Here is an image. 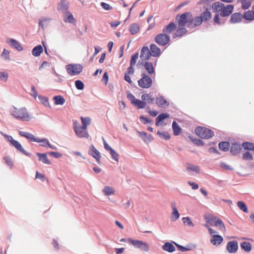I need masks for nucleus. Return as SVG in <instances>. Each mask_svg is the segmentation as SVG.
Here are the masks:
<instances>
[{
  "instance_id": "obj_26",
  "label": "nucleus",
  "mask_w": 254,
  "mask_h": 254,
  "mask_svg": "<svg viewBox=\"0 0 254 254\" xmlns=\"http://www.w3.org/2000/svg\"><path fill=\"white\" fill-rule=\"evenodd\" d=\"M36 155L38 157L39 161H41L43 163L47 165L51 164V162L48 159L46 153L37 152Z\"/></svg>"
},
{
  "instance_id": "obj_41",
  "label": "nucleus",
  "mask_w": 254,
  "mask_h": 254,
  "mask_svg": "<svg viewBox=\"0 0 254 254\" xmlns=\"http://www.w3.org/2000/svg\"><path fill=\"white\" fill-rule=\"evenodd\" d=\"M82 123L81 127L87 128V126L90 125L91 122V119L89 117H83L80 118Z\"/></svg>"
},
{
  "instance_id": "obj_57",
  "label": "nucleus",
  "mask_w": 254,
  "mask_h": 254,
  "mask_svg": "<svg viewBox=\"0 0 254 254\" xmlns=\"http://www.w3.org/2000/svg\"><path fill=\"white\" fill-rule=\"evenodd\" d=\"M173 243L178 248V250L179 251H181V252H187L190 250V248L185 247L184 246H182L181 245H179L177 243L175 242H173Z\"/></svg>"
},
{
  "instance_id": "obj_29",
  "label": "nucleus",
  "mask_w": 254,
  "mask_h": 254,
  "mask_svg": "<svg viewBox=\"0 0 254 254\" xmlns=\"http://www.w3.org/2000/svg\"><path fill=\"white\" fill-rule=\"evenodd\" d=\"M223 7L224 4L219 1H216L212 4V8L216 12H221Z\"/></svg>"
},
{
  "instance_id": "obj_44",
  "label": "nucleus",
  "mask_w": 254,
  "mask_h": 254,
  "mask_svg": "<svg viewBox=\"0 0 254 254\" xmlns=\"http://www.w3.org/2000/svg\"><path fill=\"white\" fill-rule=\"evenodd\" d=\"M132 104L136 106L138 109H143L146 105L145 102L137 99L134 101Z\"/></svg>"
},
{
  "instance_id": "obj_39",
  "label": "nucleus",
  "mask_w": 254,
  "mask_h": 254,
  "mask_svg": "<svg viewBox=\"0 0 254 254\" xmlns=\"http://www.w3.org/2000/svg\"><path fill=\"white\" fill-rule=\"evenodd\" d=\"M229 143L226 141L221 142L219 143V147L223 151H227L229 149Z\"/></svg>"
},
{
  "instance_id": "obj_18",
  "label": "nucleus",
  "mask_w": 254,
  "mask_h": 254,
  "mask_svg": "<svg viewBox=\"0 0 254 254\" xmlns=\"http://www.w3.org/2000/svg\"><path fill=\"white\" fill-rule=\"evenodd\" d=\"M243 19V15L240 12H236L231 15L230 22L235 24L241 22Z\"/></svg>"
},
{
  "instance_id": "obj_13",
  "label": "nucleus",
  "mask_w": 254,
  "mask_h": 254,
  "mask_svg": "<svg viewBox=\"0 0 254 254\" xmlns=\"http://www.w3.org/2000/svg\"><path fill=\"white\" fill-rule=\"evenodd\" d=\"M234 9V6L232 4H229L225 6L224 4V7H223L220 15L221 16L224 17L230 15L233 12Z\"/></svg>"
},
{
  "instance_id": "obj_12",
  "label": "nucleus",
  "mask_w": 254,
  "mask_h": 254,
  "mask_svg": "<svg viewBox=\"0 0 254 254\" xmlns=\"http://www.w3.org/2000/svg\"><path fill=\"white\" fill-rule=\"evenodd\" d=\"M89 154L95 158L98 163H100L101 156L100 153L96 149L93 145H91L89 150Z\"/></svg>"
},
{
  "instance_id": "obj_4",
  "label": "nucleus",
  "mask_w": 254,
  "mask_h": 254,
  "mask_svg": "<svg viewBox=\"0 0 254 254\" xmlns=\"http://www.w3.org/2000/svg\"><path fill=\"white\" fill-rule=\"evenodd\" d=\"M8 142H10L11 145L14 147L18 151L23 155L28 157L31 156V153L26 151L22 147V145L18 141L14 140L13 137L8 135L5 139Z\"/></svg>"
},
{
  "instance_id": "obj_35",
  "label": "nucleus",
  "mask_w": 254,
  "mask_h": 254,
  "mask_svg": "<svg viewBox=\"0 0 254 254\" xmlns=\"http://www.w3.org/2000/svg\"><path fill=\"white\" fill-rule=\"evenodd\" d=\"M215 226L216 227H218L219 228V229L220 230H221V231L224 232L226 230L225 227V225H224L223 222L220 219H219L218 218H217V219L216 220V221L215 222Z\"/></svg>"
},
{
  "instance_id": "obj_40",
  "label": "nucleus",
  "mask_w": 254,
  "mask_h": 254,
  "mask_svg": "<svg viewBox=\"0 0 254 254\" xmlns=\"http://www.w3.org/2000/svg\"><path fill=\"white\" fill-rule=\"evenodd\" d=\"M64 14L67 16L66 19L64 20V22L70 23L75 22V19L71 12H70L69 11H67L64 13Z\"/></svg>"
},
{
  "instance_id": "obj_11",
  "label": "nucleus",
  "mask_w": 254,
  "mask_h": 254,
  "mask_svg": "<svg viewBox=\"0 0 254 254\" xmlns=\"http://www.w3.org/2000/svg\"><path fill=\"white\" fill-rule=\"evenodd\" d=\"M170 41V36L164 33L157 35L155 38V41L160 46L166 45Z\"/></svg>"
},
{
  "instance_id": "obj_14",
  "label": "nucleus",
  "mask_w": 254,
  "mask_h": 254,
  "mask_svg": "<svg viewBox=\"0 0 254 254\" xmlns=\"http://www.w3.org/2000/svg\"><path fill=\"white\" fill-rule=\"evenodd\" d=\"M6 43L9 44L11 47L15 48L18 51H22L23 47L16 40L12 38H9L6 40Z\"/></svg>"
},
{
  "instance_id": "obj_36",
  "label": "nucleus",
  "mask_w": 254,
  "mask_h": 254,
  "mask_svg": "<svg viewBox=\"0 0 254 254\" xmlns=\"http://www.w3.org/2000/svg\"><path fill=\"white\" fill-rule=\"evenodd\" d=\"M54 100L56 105H63L65 102L64 98L61 95L56 96L54 97Z\"/></svg>"
},
{
  "instance_id": "obj_56",
  "label": "nucleus",
  "mask_w": 254,
  "mask_h": 254,
  "mask_svg": "<svg viewBox=\"0 0 254 254\" xmlns=\"http://www.w3.org/2000/svg\"><path fill=\"white\" fill-rule=\"evenodd\" d=\"M182 221L184 224H187L188 226L193 227L194 225L191 219L189 217H185L182 218Z\"/></svg>"
},
{
  "instance_id": "obj_19",
  "label": "nucleus",
  "mask_w": 254,
  "mask_h": 254,
  "mask_svg": "<svg viewBox=\"0 0 254 254\" xmlns=\"http://www.w3.org/2000/svg\"><path fill=\"white\" fill-rule=\"evenodd\" d=\"M151 55V52L147 47H143L141 49L140 58L142 60H148Z\"/></svg>"
},
{
  "instance_id": "obj_61",
  "label": "nucleus",
  "mask_w": 254,
  "mask_h": 254,
  "mask_svg": "<svg viewBox=\"0 0 254 254\" xmlns=\"http://www.w3.org/2000/svg\"><path fill=\"white\" fill-rule=\"evenodd\" d=\"M110 153L113 159L116 161L117 162L119 161V154L113 149L110 151Z\"/></svg>"
},
{
  "instance_id": "obj_5",
  "label": "nucleus",
  "mask_w": 254,
  "mask_h": 254,
  "mask_svg": "<svg viewBox=\"0 0 254 254\" xmlns=\"http://www.w3.org/2000/svg\"><path fill=\"white\" fill-rule=\"evenodd\" d=\"M195 131V133L202 138L209 139L214 135V133L211 130L205 127H197Z\"/></svg>"
},
{
  "instance_id": "obj_32",
  "label": "nucleus",
  "mask_w": 254,
  "mask_h": 254,
  "mask_svg": "<svg viewBox=\"0 0 254 254\" xmlns=\"http://www.w3.org/2000/svg\"><path fill=\"white\" fill-rule=\"evenodd\" d=\"M102 192L105 195L109 196L114 195L115 191L112 188L109 186H105L102 190Z\"/></svg>"
},
{
  "instance_id": "obj_23",
  "label": "nucleus",
  "mask_w": 254,
  "mask_h": 254,
  "mask_svg": "<svg viewBox=\"0 0 254 254\" xmlns=\"http://www.w3.org/2000/svg\"><path fill=\"white\" fill-rule=\"evenodd\" d=\"M188 31L184 26H179L177 30L173 35V38L182 37L187 33Z\"/></svg>"
},
{
  "instance_id": "obj_15",
  "label": "nucleus",
  "mask_w": 254,
  "mask_h": 254,
  "mask_svg": "<svg viewBox=\"0 0 254 254\" xmlns=\"http://www.w3.org/2000/svg\"><path fill=\"white\" fill-rule=\"evenodd\" d=\"M69 3L66 0H61L58 3L57 9L64 13L68 11Z\"/></svg>"
},
{
  "instance_id": "obj_48",
  "label": "nucleus",
  "mask_w": 254,
  "mask_h": 254,
  "mask_svg": "<svg viewBox=\"0 0 254 254\" xmlns=\"http://www.w3.org/2000/svg\"><path fill=\"white\" fill-rule=\"evenodd\" d=\"M38 98L41 103L43 104L45 107H50V104L47 97L41 95H39Z\"/></svg>"
},
{
  "instance_id": "obj_2",
  "label": "nucleus",
  "mask_w": 254,
  "mask_h": 254,
  "mask_svg": "<svg viewBox=\"0 0 254 254\" xmlns=\"http://www.w3.org/2000/svg\"><path fill=\"white\" fill-rule=\"evenodd\" d=\"M10 115L15 119L20 121H29L32 117L25 107L17 108L14 106L9 109Z\"/></svg>"
},
{
  "instance_id": "obj_30",
  "label": "nucleus",
  "mask_w": 254,
  "mask_h": 254,
  "mask_svg": "<svg viewBox=\"0 0 254 254\" xmlns=\"http://www.w3.org/2000/svg\"><path fill=\"white\" fill-rule=\"evenodd\" d=\"M43 52V48L40 45L35 46L32 50V54L35 57L39 56Z\"/></svg>"
},
{
  "instance_id": "obj_10",
  "label": "nucleus",
  "mask_w": 254,
  "mask_h": 254,
  "mask_svg": "<svg viewBox=\"0 0 254 254\" xmlns=\"http://www.w3.org/2000/svg\"><path fill=\"white\" fill-rule=\"evenodd\" d=\"M76 121L73 122V130L76 135L80 138H88L89 134L87 128H84L81 127H78Z\"/></svg>"
},
{
  "instance_id": "obj_60",
  "label": "nucleus",
  "mask_w": 254,
  "mask_h": 254,
  "mask_svg": "<svg viewBox=\"0 0 254 254\" xmlns=\"http://www.w3.org/2000/svg\"><path fill=\"white\" fill-rule=\"evenodd\" d=\"M8 77V74L7 72H4V71H0V79L6 82L7 80Z\"/></svg>"
},
{
  "instance_id": "obj_53",
  "label": "nucleus",
  "mask_w": 254,
  "mask_h": 254,
  "mask_svg": "<svg viewBox=\"0 0 254 254\" xmlns=\"http://www.w3.org/2000/svg\"><path fill=\"white\" fill-rule=\"evenodd\" d=\"M190 140L192 141V142L196 145L197 146H203L204 145V143L203 141L201 139H200L199 138L194 139L192 137L190 136L189 137Z\"/></svg>"
},
{
  "instance_id": "obj_7",
  "label": "nucleus",
  "mask_w": 254,
  "mask_h": 254,
  "mask_svg": "<svg viewBox=\"0 0 254 254\" xmlns=\"http://www.w3.org/2000/svg\"><path fill=\"white\" fill-rule=\"evenodd\" d=\"M82 69V66L79 64H69L66 66L67 72L72 76L79 74Z\"/></svg>"
},
{
  "instance_id": "obj_8",
  "label": "nucleus",
  "mask_w": 254,
  "mask_h": 254,
  "mask_svg": "<svg viewBox=\"0 0 254 254\" xmlns=\"http://www.w3.org/2000/svg\"><path fill=\"white\" fill-rule=\"evenodd\" d=\"M128 241L135 248L139 249L140 250L145 252H148L149 251V245L142 241L133 240L129 239Z\"/></svg>"
},
{
  "instance_id": "obj_58",
  "label": "nucleus",
  "mask_w": 254,
  "mask_h": 254,
  "mask_svg": "<svg viewBox=\"0 0 254 254\" xmlns=\"http://www.w3.org/2000/svg\"><path fill=\"white\" fill-rule=\"evenodd\" d=\"M138 58V53H137L132 55L131 57L130 61V64H131V65H134Z\"/></svg>"
},
{
  "instance_id": "obj_31",
  "label": "nucleus",
  "mask_w": 254,
  "mask_h": 254,
  "mask_svg": "<svg viewBox=\"0 0 254 254\" xmlns=\"http://www.w3.org/2000/svg\"><path fill=\"white\" fill-rule=\"evenodd\" d=\"M169 117V115L168 114L166 113H162L160 114L156 118V123L155 125L157 126H159L160 125V123L162 122L164 120Z\"/></svg>"
},
{
  "instance_id": "obj_34",
  "label": "nucleus",
  "mask_w": 254,
  "mask_h": 254,
  "mask_svg": "<svg viewBox=\"0 0 254 254\" xmlns=\"http://www.w3.org/2000/svg\"><path fill=\"white\" fill-rule=\"evenodd\" d=\"M139 30V25L137 23H132L130 25L129 31L132 35L137 33Z\"/></svg>"
},
{
  "instance_id": "obj_52",
  "label": "nucleus",
  "mask_w": 254,
  "mask_h": 254,
  "mask_svg": "<svg viewBox=\"0 0 254 254\" xmlns=\"http://www.w3.org/2000/svg\"><path fill=\"white\" fill-rule=\"evenodd\" d=\"M237 206L240 209L243 211L244 212H248V208L244 202L238 201L237 202Z\"/></svg>"
},
{
  "instance_id": "obj_22",
  "label": "nucleus",
  "mask_w": 254,
  "mask_h": 254,
  "mask_svg": "<svg viewBox=\"0 0 254 254\" xmlns=\"http://www.w3.org/2000/svg\"><path fill=\"white\" fill-rule=\"evenodd\" d=\"M212 239L210 240V243L213 246H218L223 242V237L218 235H214L212 236Z\"/></svg>"
},
{
  "instance_id": "obj_54",
  "label": "nucleus",
  "mask_w": 254,
  "mask_h": 254,
  "mask_svg": "<svg viewBox=\"0 0 254 254\" xmlns=\"http://www.w3.org/2000/svg\"><path fill=\"white\" fill-rule=\"evenodd\" d=\"M3 160L4 161V163L10 167V168H12L13 167V161L8 156H5L3 158Z\"/></svg>"
},
{
  "instance_id": "obj_6",
  "label": "nucleus",
  "mask_w": 254,
  "mask_h": 254,
  "mask_svg": "<svg viewBox=\"0 0 254 254\" xmlns=\"http://www.w3.org/2000/svg\"><path fill=\"white\" fill-rule=\"evenodd\" d=\"M211 16V13L208 9L202 12L200 16H195L194 22L196 27L200 25L203 21L205 22L210 19Z\"/></svg>"
},
{
  "instance_id": "obj_47",
  "label": "nucleus",
  "mask_w": 254,
  "mask_h": 254,
  "mask_svg": "<svg viewBox=\"0 0 254 254\" xmlns=\"http://www.w3.org/2000/svg\"><path fill=\"white\" fill-rule=\"evenodd\" d=\"M157 134L162 138L165 140H169L170 138V135L167 131H158Z\"/></svg>"
},
{
  "instance_id": "obj_50",
  "label": "nucleus",
  "mask_w": 254,
  "mask_h": 254,
  "mask_svg": "<svg viewBox=\"0 0 254 254\" xmlns=\"http://www.w3.org/2000/svg\"><path fill=\"white\" fill-rule=\"evenodd\" d=\"M242 147L246 150H253L254 149V144L248 142H244L242 144Z\"/></svg>"
},
{
  "instance_id": "obj_59",
  "label": "nucleus",
  "mask_w": 254,
  "mask_h": 254,
  "mask_svg": "<svg viewBox=\"0 0 254 254\" xmlns=\"http://www.w3.org/2000/svg\"><path fill=\"white\" fill-rule=\"evenodd\" d=\"M241 3L242 8L244 10L248 9L251 4V1L249 0L247 1V0L242 1Z\"/></svg>"
},
{
  "instance_id": "obj_62",
  "label": "nucleus",
  "mask_w": 254,
  "mask_h": 254,
  "mask_svg": "<svg viewBox=\"0 0 254 254\" xmlns=\"http://www.w3.org/2000/svg\"><path fill=\"white\" fill-rule=\"evenodd\" d=\"M243 159L246 160H253V155L247 151L243 154Z\"/></svg>"
},
{
  "instance_id": "obj_37",
  "label": "nucleus",
  "mask_w": 254,
  "mask_h": 254,
  "mask_svg": "<svg viewBox=\"0 0 254 254\" xmlns=\"http://www.w3.org/2000/svg\"><path fill=\"white\" fill-rule=\"evenodd\" d=\"M144 66L148 73L152 74L154 72V68L151 63L146 62L144 63Z\"/></svg>"
},
{
  "instance_id": "obj_43",
  "label": "nucleus",
  "mask_w": 254,
  "mask_h": 254,
  "mask_svg": "<svg viewBox=\"0 0 254 254\" xmlns=\"http://www.w3.org/2000/svg\"><path fill=\"white\" fill-rule=\"evenodd\" d=\"M0 57L5 61H9L10 60V52L5 49H3L2 52L0 55Z\"/></svg>"
},
{
  "instance_id": "obj_33",
  "label": "nucleus",
  "mask_w": 254,
  "mask_h": 254,
  "mask_svg": "<svg viewBox=\"0 0 254 254\" xmlns=\"http://www.w3.org/2000/svg\"><path fill=\"white\" fill-rule=\"evenodd\" d=\"M172 128L175 135H178L182 130L176 121H173L172 123Z\"/></svg>"
},
{
  "instance_id": "obj_38",
  "label": "nucleus",
  "mask_w": 254,
  "mask_h": 254,
  "mask_svg": "<svg viewBox=\"0 0 254 254\" xmlns=\"http://www.w3.org/2000/svg\"><path fill=\"white\" fill-rule=\"evenodd\" d=\"M241 247L246 252H249L252 249V245L247 242H243L241 243Z\"/></svg>"
},
{
  "instance_id": "obj_21",
  "label": "nucleus",
  "mask_w": 254,
  "mask_h": 254,
  "mask_svg": "<svg viewBox=\"0 0 254 254\" xmlns=\"http://www.w3.org/2000/svg\"><path fill=\"white\" fill-rule=\"evenodd\" d=\"M242 146L238 142L233 143L230 148V152L234 155L240 153Z\"/></svg>"
},
{
  "instance_id": "obj_45",
  "label": "nucleus",
  "mask_w": 254,
  "mask_h": 254,
  "mask_svg": "<svg viewBox=\"0 0 254 254\" xmlns=\"http://www.w3.org/2000/svg\"><path fill=\"white\" fill-rule=\"evenodd\" d=\"M187 170L188 171H192L196 173H199V168L198 166L192 165V164H188L187 167Z\"/></svg>"
},
{
  "instance_id": "obj_64",
  "label": "nucleus",
  "mask_w": 254,
  "mask_h": 254,
  "mask_svg": "<svg viewBox=\"0 0 254 254\" xmlns=\"http://www.w3.org/2000/svg\"><path fill=\"white\" fill-rule=\"evenodd\" d=\"M100 5L102 7V8H104L105 10H110L112 9V7L106 2H101Z\"/></svg>"
},
{
  "instance_id": "obj_63",
  "label": "nucleus",
  "mask_w": 254,
  "mask_h": 254,
  "mask_svg": "<svg viewBox=\"0 0 254 254\" xmlns=\"http://www.w3.org/2000/svg\"><path fill=\"white\" fill-rule=\"evenodd\" d=\"M127 98L131 101V103L133 104L134 101L136 99H135L134 96L130 93L129 92H127Z\"/></svg>"
},
{
  "instance_id": "obj_16",
  "label": "nucleus",
  "mask_w": 254,
  "mask_h": 254,
  "mask_svg": "<svg viewBox=\"0 0 254 254\" xmlns=\"http://www.w3.org/2000/svg\"><path fill=\"white\" fill-rule=\"evenodd\" d=\"M226 248L229 253H236L238 249V242L236 241H229Z\"/></svg>"
},
{
  "instance_id": "obj_49",
  "label": "nucleus",
  "mask_w": 254,
  "mask_h": 254,
  "mask_svg": "<svg viewBox=\"0 0 254 254\" xmlns=\"http://www.w3.org/2000/svg\"><path fill=\"white\" fill-rule=\"evenodd\" d=\"M180 213L177 209H174L171 213V220L172 221H175L179 218Z\"/></svg>"
},
{
  "instance_id": "obj_42",
  "label": "nucleus",
  "mask_w": 254,
  "mask_h": 254,
  "mask_svg": "<svg viewBox=\"0 0 254 254\" xmlns=\"http://www.w3.org/2000/svg\"><path fill=\"white\" fill-rule=\"evenodd\" d=\"M220 15L219 13L216 14L214 17L213 20L215 23L219 25H222L224 24L225 21L223 19H220Z\"/></svg>"
},
{
  "instance_id": "obj_55",
  "label": "nucleus",
  "mask_w": 254,
  "mask_h": 254,
  "mask_svg": "<svg viewBox=\"0 0 254 254\" xmlns=\"http://www.w3.org/2000/svg\"><path fill=\"white\" fill-rule=\"evenodd\" d=\"M75 86L78 90H83L84 87V83L80 80H77L75 81Z\"/></svg>"
},
{
  "instance_id": "obj_46",
  "label": "nucleus",
  "mask_w": 254,
  "mask_h": 254,
  "mask_svg": "<svg viewBox=\"0 0 254 254\" xmlns=\"http://www.w3.org/2000/svg\"><path fill=\"white\" fill-rule=\"evenodd\" d=\"M51 20L49 18H44L39 19V27H41L42 29L44 28L45 26H47V22Z\"/></svg>"
},
{
  "instance_id": "obj_20",
  "label": "nucleus",
  "mask_w": 254,
  "mask_h": 254,
  "mask_svg": "<svg viewBox=\"0 0 254 254\" xmlns=\"http://www.w3.org/2000/svg\"><path fill=\"white\" fill-rule=\"evenodd\" d=\"M137 133L145 143L150 142L153 139L152 136L146 132L137 131Z\"/></svg>"
},
{
  "instance_id": "obj_28",
  "label": "nucleus",
  "mask_w": 254,
  "mask_h": 254,
  "mask_svg": "<svg viewBox=\"0 0 254 254\" xmlns=\"http://www.w3.org/2000/svg\"><path fill=\"white\" fill-rule=\"evenodd\" d=\"M162 248L164 251L169 253H173L175 251V247L170 242H166Z\"/></svg>"
},
{
  "instance_id": "obj_24",
  "label": "nucleus",
  "mask_w": 254,
  "mask_h": 254,
  "mask_svg": "<svg viewBox=\"0 0 254 254\" xmlns=\"http://www.w3.org/2000/svg\"><path fill=\"white\" fill-rule=\"evenodd\" d=\"M176 28V24L174 22H171L163 29V32L168 35L172 33Z\"/></svg>"
},
{
  "instance_id": "obj_27",
  "label": "nucleus",
  "mask_w": 254,
  "mask_h": 254,
  "mask_svg": "<svg viewBox=\"0 0 254 254\" xmlns=\"http://www.w3.org/2000/svg\"><path fill=\"white\" fill-rule=\"evenodd\" d=\"M150 51L151 52V56L154 57L159 56L161 52L160 49L154 44H152L150 45Z\"/></svg>"
},
{
  "instance_id": "obj_17",
  "label": "nucleus",
  "mask_w": 254,
  "mask_h": 254,
  "mask_svg": "<svg viewBox=\"0 0 254 254\" xmlns=\"http://www.w3.org/2000/svg\"><path fill=\"white\" fill-rule=\"evenodd\" d=\"M156 103L160 108H166L169 107V102L162 96L158 97L156 99Z\"/></svg>"
},
{
  "instance_id": "obj_25",
  "label": "nucleus",
  "mask_w": 254,
  "mask_h": 254,
  "mask_svg": "<svg viewBox=\"0 0 254 254\" xmlns=\"http://www.w3.org/2000/svg\"><path fill=\"white\" fill-rule=\"evenodd\" d=\"M243 16V18L247 20L252 21L254 20V5L252 6V10L245 11Z\"/></svg>"
},
{
  "instance_id": "obj_3",
  "label": "nucleus",
  "mask_w": 254,
  "mask_h": 254,
  "mask_svg": "<svg viewBox=\"0 0 254 254\" xmlns=\"http://www.w3.org/2000/svg\"><path fill=\"white\" fill-rule=\"evenodd\" d=\"M18 133L20 136L25 137L28 139L29 141L40 143V145L42 147H46L49 143V141L47 139L44 138H36L33 134L30 132L19 130Z\"/></svg>"
},
{
  "instance_id": "obj_51",
  "label": "nucleus",
  "mask_w": 254,
  "mask_h": 254,
  "mask_svg": "<svg viewBox=\"0 0 254 254\" xmlns=\"http://www.w3.org/2000/svg\"><path fill=\"white\" fill-rule=\"evenodd\" d=\"M217 217H215L211 215H209L208 216H205L204 217V219L206 223L211 224L213 222H215Z\"/></svg>"
},
{
  "instance_id": "obj_1",
  "label": "nucleus",
  "mask_w": 254,
  "mask_h": 254,
  "mask_svg": "<svg viewBox=\"0 0 254 254\" xmlns=\"http://www.w3.org/2000/svg\"><path fill=\"white\" fill-rule=\"evenodd\" d=\"M194 17L190 12H186L182 14H178L176 18V21L179 26H187V27L193 29L196 27L194 22Z\"/></svg>"
},
{
  "instance_id": "obj_9",
  "label": "nucleus",
  "mask_w": 254,
  "mask_h": 254,
  "mask_svg": "<svg viewBox=\"0 0 254 254\" xmlns=\"http://www.w3.org/2000/svg\"><path fill=\"white\" fill-rule=\"evenodd\" d=\"M142 78L138 80V85L142 88H149L152 84L151 78L144 73L141 74Z\"/></svg>"
}]
</instances>
